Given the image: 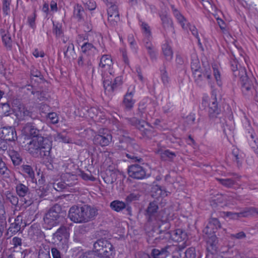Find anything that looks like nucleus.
Wrapping results in <instances>:
<instances>
[{
  "instance_id": "1",
  "label": "nucleus",
  "mask_w": 258,
  "mask_h": 258,
  "mask_svg": "<svg viewBox=\"0 0 258 258\" xmlns=\"http://www.w3.org/2000/svg\"><path fill=\"white\" fill-rule=\"evenodd\" d=\"M23 130L26 135L31 139L27 148L28 153L34 158L49 160L51 158L52 141L48 138L44 137L43 132L38 130L34 123L27 122Z\"/></svg>"
},
{
  "instance_id": "2",
  "label": "nucleus",
  "mask_w": 258,
  "mask_h": 258,
  "mask_svg": "<svg viewBox=\"0 0 258 258\" xmlns=\"http://www.w3.org/2000/svg\"><path fill=\"white\" fill-rule=\"evenodd\" d=\"M98 209L89 205L71 207L68 213V217L71 221L76 223H86L94 220L98 214Z\"/></svg>"
},
{
  "instance_id": "3",
  "label": "nucleus",
  "mask_w": 258,
  "mask_h": 258,
  "mask_svg": "<svg viewBox=\"0 0 258 258\" xmlns=\"http://www.w3.org/2000/svg\"><path fill=\"white\" fill-rule=\"evenodd\" d=\"M67 215L64 208L58 204L50 207L43 217L42 227L46 230H51L58 225Z\"/></svg>"
},
{
  "instance_id": "4",
  "label": "nucleus",
  "mask_w": 258,
  "mask_h": 258,
  "mask_svg": "<svg viewBox=\"0 0 258 258\" xmlns=\"http://www.w3.org/2000/svg\"><path fill=\"white\" fill-rule=\"evenodd\" d=\"M94 251L103 258H113L115 250L112 244L106 238L97 239L93 244Z\"/></svg>"
},
{
  "instance_id": "5",
  "label": "nucleus",
  "mask_w": 258,
  "mask_h": 258,
  "mask_svg": "<svg viewBox=\"0 0 258 258\" xmlns=\"http://www.w3.org/2000/svg\"><path fill=\"white\" fill-rule=\"evenodd\" d=\"M241 90L244 95H250L255 91V95L258 96V86L255 79L253 77H248L246 72L240 76Z\"/></svg>"
},
{
  "instance_id": "6",
  "label": "nucleus",
  "mask_w": 258,
  "mask_h": 258,
  "mask_svg": "<svg viewBox=\"0 0 258 258\" xmlns=\"http://www.w3.org/2000/svg\"><path fill=\"white\" fill-rule=\"evenodd\" d=\"M202 66L201 69L198 70L199 72L198 77H197L195 74H193L195 82L200 87L204 86L208 81L211 83L212 80V70L209 63L207 60H202Z\"/></svg>"
},
{
  "instance_id": "7",
  "label": "nucleus",
  "mask_w": 258,
  "mask_h": 258,
  "mask_svg": "<svg viewBox=\"0 0 258 258\" xmlns=\"http://www.w3.org/2000/svg\"><path fill=\"white\" fill-rule=\"evenodd\" d=\"M112 139L110 132L106 128H101L93 138L94 144L97 146L105 147L109 145Z\"/></svg>"
},
{
  "instance_id": "8",
  "label": "nucleus",
  "mask_w": 258,
  "mask_h": 258,
  "mask_svg": "<svg viewBox=\"0 0 258 258\" xmlns=\"http://www.w3.org/2000/svg\"><path fill=\"white\" fill-rule=\"evenodd\" d=\"M127 173L129 177L135 179H143L147 177L146 169L137 163L128 166Z\"/></svg>"
},
{
  "instance_id": "9",
  "label": "nucleus",
  "mask_w": 258,
  "mask_h": 258,
  "mask_svg": "<svg viewBox=\"0 0 258 258\" xmlns=\"http://www.w3.org/2000/svg\"><path fill=\"white\" fill-rule=\"evenodd\" d=\"M37 194L40 198H43L45 196L46 190H44V187L42 189L40 188L36 190H31L24 196H22L21 200L26 205V206H29L32 205L34 200H37L36 198V194Z\"/></svg>"
},
{
  "instance_id": "10",
  "label": "nucleus",
  "mask_w": 258,
  "mask_h": 258,
  "mask_svg": "<svg viewBox=\"0 0 258 258\" xmlns=\"http://www.w3.org/2000/svg\"><path fill=\"white\" fill-rule=\"evenodd\" d=\"M61 180L63 181V183L67 186L68 190L70 191H76L77 190L78 178L77 175L70 173H65L61 175Z\"/></svg>"
},
{
  "instance_id": "11",
  "label": "nucleus",
  "mask_w": 258,
  "mask_h": 258,
  "mask_svg": "<svg viewBox=\"0 0 258 258\" xmlns=\"http://www.w3.org/2000/svg\"><path fill=\"white\" fill-rule=\"evenodd\" d=\"M221 107L219 105L216 95H212L209 103L208 116L210 119L215 120L221 113Z\"/></svg>"
},
{
  "instance_id": "12",
  "label": "nucleus",
  "mask_w": 258,
  "mask_h": 258,
  "mask_svg": "<svg viewBox=\"0 0 258 258\" xmlns=\"http://www.w3.org/2000/svg\"><path fill=\"white\" fill-rule=\"evenodd\" d=\"M159 204V202L157 200H154L149 204L145 211L148 222H152L157 219V216L159 212H158Z\"/></svg>"
},
{
  "instance_id": "13",
  "label": "nucleus",
  "mask_w": 258,
  "mask_h": 258,
  "mask_svg": "<svg viewBox=\"0 0 258 258\" xmlns=\"http://www.w3.org/2000/svg\"><path fill=\"white\" fill-rule=\"evenodd\" d=\"M135 93V87L132 89H130V88H128L122 100V105L125 110L129 111L133 109L136 102V100L133 98Z\"/></svg>"
},
{
  "instance_id": "14",
  "label": "nucleus",
  "mask_w": 258,
  "mask_h": 258,
  "mask_svg": "<svg viewBox=\"0 0 258 258\" xmlns=\"http://www.w3.org/2000/svg\"><path fill=\"white\" fill-rule=\"evenodd\" d=\"M110 208L117 212L125 211L124 213L128 216H132V207L126 203L119 200H114L110 204Z\"/></svg>"
},
{
  "instance_id": "15",
  "label": "nucleus",
  "mask_w": 258,
  "mask_h": 258,
  "mask_svg": "<svg viewBox=\"0 0 258 258\" xmlns=\"http://www.w3.org/2000/svg\"><path fill=\"white\" fill-rule=\"evenodd\" d=\"M170 246L166 245L159 248H153L150 254H146L147 258H170L171 253L168 250Z\"/></svg>"
},
{
  "instance_id": "16",
  "label": "nucleus",
  "mask_w": 258,
  "mask_h": 258,
  "mask_svg": "<svg viewBox=\"0 0 258 258\" xmlns=\"http://www.w3.org/2000/svg\"><path fill=\"white\" fill-rule=\"evenodd\" d=\"M1 137L10 142H15L17 140L16 128L13 126H4L1 128Z\"/></svg>"
},
{
  "instance_id": "17",
  "label": "nucleus",
  "mask_w": 258,
  "mask_h": 258,
  "mask_svg": "<svg viewBox=\"0 0 258 258\" xmlns=\"http://www.w3.org/2000/svg\"><path fill=\"white\" fill-rule=\"evenodd\" d=\"M23 217L21 215L17 216L13 223H12L8 229L7 233L11 232L12 235L16 234L18 232H22L24 227L26 226V223L23 222Z\"/></svg>"
},
{
  "instance_id": "18",
  "label": "nucleus",
  "mask_w": 258,
  "mask_h": 258,
  "mask_svg": "<svg viewBox=\"0 0 258 258\" xmlns=\"http://www.w3.org/2000/svg\"><path fill=\"white\" fill-rule=\"evenodd\" d=\"M221 228V225L219 220L216 218H211L203 232L206 235L216 234L218 229Z\"/></svg>"
},
{
  "instance_id": "19",
  "label": "nucleus",
  "mask_w": 258,
  "mask_h": 258,
  "mask_svg": "<svg viewBox=\"0 0 258 258\" xmlns=\"http://www.w3.org/2000/svg\"><path fill=\"white\" fill-rule=\"evenodd\" d=\"M154 233L155 231L154 230H153L152 232L151 231L149 232V238L148 240L149 242H150L153 240V243L157 244L160 242L161 240H164L165 241L170 240V232H162L161 230L159 229V232H157V234H159V235L156 237L154 234Z\"/></svg>"
},
{
  "instance_id": "20",
  "label": "nucleus",
  "mask_w": 258,
  "mask_h": 258,
  "mask_svg": "<svg viewBox=\"0 0 258 258\" xmlns=\"http://www.w3.org/2000/svg\"><path fill=\"white\" fill-rule=\"evenodd\" d=\"M118 171L111 166H109L104 173L101 174V176L104 181L107 184L113 183L117 179Z\"/></svg>"
},
{
  "instance_id": "21",
  "label": "nucleus",
  "mask_w": 258,
  "mask_h": 258,
  "mask_svg": "<svg viewBox=\"0 0 258 258\" xmlns=\"http://www.w3.org/2000/svg\"><path fill=\"white\" fill-rule=\"evenodd\" d=\"M69 228L64 225H61L54 233L53 239L55 241H62L63 239H68L70 236Z\"/></svg>"
},
{
  "instance_id": "22",
  "label": "nucleus",
  "mask_w": 258,
  "mask_h": 258,
  "mask_svg": "<svg viewBox=\"0 0 258 258\" xmlns=\"http://www.w3.org/2000/svg\"><path fill=\"white\" fill-rule=\"evenodd\" d=\"M207 239V249L208 251L210 252L211 254H213L216 253L218 249V239L216 234L206 235Z\"/></svg>"
},
{
  "instance_id": "23",
  "label": "nucleus",
  "mask_w": 258,
  "mask_h": 258,
  "mask_svg": "<svg viewBox=\"0 0 258 258\" xmlns=\"http://www.w3.org/2000/svg\"><path fill=\"white\" fill-rule=\"evenodd\" d=\"M170 240L175 242H181L187 238L186 232L181 229H177L170 232Z\"/></svg>"
},
{
  "instance_id": "24",
  "label": "nucleus",
  "mask_w": 258,
  "mask_h": 258,
  "mask_svg": "<svg viewBox=\"0 0 258 258\" xmlns=\"http://www.w3.org/2000/svg\"><path fill=\"white\" fill-rule=\"evenodd\" d=\"M230 67L232 71L233 72V75L236 77H239L241 74H245L246 70L245 68H242L240 66L237 59H233L230 62Z\"/></svg>"
},
{
  "instance_id": "25",
  "label": "nucleus",
  "mask_w": 258,
  "mask_h": 258,
  "mask_svg": "<svg viewBox=\"0 0 258 258\" xmlns=\"http://www.w3.org/2000/svg\"><path fill=\"white\" fill-rule=\"evenodd\" d=\"M64 56L67 59L73 58L76 57L74 45L72 41H70L63 48Z\"/></svg>"
},
{
  "instance_id": "26",
  "label": "nucleus",
  "mask_w": 258,
  "mask_h": 258,
  "mask_svg": "<svg viewBox=\"0 0 258 258\" xmlns=\"http://www.w3.org/2000/svg\"><path fill=\"white\" fill-rule=\"evenodd\" d=\"M160 17L162 21L163 29L166 32L173 31V22L172 19L166 14H161Z\"/></svg>"
},
{
  "instance_id": "27",
  "label": "nucleus",
  "mask_w": 258,
  "mask_h": 258,
  "mask_svg": "<svg viewBox=\"0 0 258 258\" xmlns=\"http://www.w3.org/2000/svg\"><path fill=\"white\" fill-rule=\"evenodd\" d=\"M151 192L152 196L156 197L157 201L159 200L158 198L160 197H164L167 196L165 188L158 185L152 187Z\"/></svg>"
},
{
  "instance_id": "28",
  "label": "nucleus",
  "mask_w": 258,
  "mask_h": 258,
  "mask_svg": "<svg viewBox=\"0 0 258 258\" xmlns=\"http://www.w3.org/2000/svg\"><path fill=\"white\" fill-rule=\"evenodd\" d=\"M0 112L5 116H10L14 114V111L11 107L10 101L0 103Z\"/></svg>"
},
{
  "instance_id": "29",
  "label": "nucleus",
  "mask_w": 258,
  "mask_h": 258,
  "mask_svg": "<svg viewBox=\"0 0 258 258\" xmlns=\"http://www.w3.org/2000/svg\"><path fill=\"white\" fill-rule=\"evenodd\" d=\"M145 123H143V128L139 129L141 132L143 138L148 140H151L156 136V133L153 127L150 126L149 128L145 127Z\"/></svg>"
},
{
  "instance_id": "30",
  "label": "nucleus",
  "mask_w": 258,
  "mask_h": 258,
  "mask_svg": "<svg viewBox=\"0 0 258 258\" xmlns=\"http://www.w3.org/2000/svg\"><path fill=\"white\" fill-rule=\"evenodd\" d=\"M162 50L166 60L171 61L173 54L171 47L166 42L162 45Z\"/></svg>"
},
{
  "instance_id": "31",
  "label": "nucleus",
  "mask_w": 258,
  "mask_h": 258,
  "mask_svg": "<svg viewBox=\"0 0 258 258\" xmlns=\"http://www.w3.org/2000/svg\"><path fill=\"white\" fill-rule=\"evenodd\" d=\"M176 156L175 152H171L168 149L162 151L160 153V158L162 161L172 162Z\"/></svg>"
},
{
  "instance_id": "32",
  "label": "nucleus",
  "mask_w": 258,
  "mask_h": 258,
  "mask_svg": "<svg viewBox=\"0 0 258 258\" xmlns=\"http://www.w3.org/2000/svg\"><path fill=\"white\" fill-rule=\"evenodd\" d=\"M160 72L162 82L165 87H167L169 84L170 79L164 63L163 64V68L160 69Z\"/></svg>"
},
{
  "instance_id": "33",
  "label": "nucleus",
  "mask_w": 258,
  "mask_h": 258,
  "mask_svg": "<svg viewBox=\"0 0 258 258\" xmlns=\"http://www.w3.org/2000/svg\"><path fill=\"white\" fill-rule=\"evenodd\" d=\"M125 120L128 124L136 127L138 130L143 128V123H146L144 121H141L135 117H126Z\"/></svg>"
},
{
  "instance_id": "34",
  "label": "nucleus",
  "mask_w": 258,
  "mask_h": 258,
  "mask_svg": "<svg viewBox=\"0 0 258 258\" xmlns=\"http://www.w3.org/2000/svg\"><path fill=\"white\" fill-rule=\"evenodd\" d=\"M148 104L145 101H140L138 104V108L137 110L136 115L141 118H144L146 115V112Z\"/></svg>"
},
{
  "instance_id": "35",
  "label": "nucleus",
  "mask_w": 258,
  "mask_h": 258,
  "mask_svg": "<svg viewBox=\"0 0 258 258\" xmlns=\"http://www.w3.org/2000/svg\"><path fill=\"white\" fill-rule=\"evenodd\" d=\"M22 171L28 174L33 182H36L37 179L35 177L34 171L32 167L28 165H23L21 166Z\"/></svg>"
},
{
  "instance_id": "36",
  "label": "nucleus",
  "mask_w": 258,
  "mask_h": 258,
  "mask_svg": "<svg viewBox=\"0 0 258 258\" xmlns=\"http://www.w3.org/2000/svg\"><path fill=\"white\" fill-rule=\"evenodd\" d=\"M84 13V10L81 5L77 4L75 6L74 10V17L77 19L78 22H80L83 20Z\"/></svg>"
},
{
  "instance_id": "37",
  "label": "nucleus",
  "mask_w": 258,
  "mask_h": 258,
  "mask_svg": "<svg viewBox=\"0 0 258 258\" xmlns=\"http://www.w3.org/2000/svg\"><path fill=\"white\" fill-rule=\"evenodd\" d=\"M217 180L227 188H232L236 184V181L232 178H217Z\"/></svg>"
},
{
  "instance_id": "38",
  "label": "nucleus",
  "mask_w": 258,
  "mask_h": 258,
  "mask_svg": "<svg viewBox=\"0 0 258 258\" xmlns=\"http://www.w3.org/2000/svg\"><path fill=\"white\" fill-rule=\"evenodd\" d=\"M11 171L6 166V163L0 157V174L3 178H9L10 177Z\"/></svg>"
},
{
  "instance_id": "39",
  "label": "nucleus",
  "mask_w": 258,
  "mask_h": 258,
  "mask_svg": "<svg viewBox=\"0 0 258 258\" xmlns=\"http://www.w3.org/2000/svg\"><path fill=\"white\" fill-rule=\"evenodd\" d=\"M112 64V61L110 56L103 55L100 59L99 66L102 68H105L106 67L109 68Z\"/></svg>"
},
{
  "instance_id": "40",
  "label": "nucleus",
  "mask_w": 258,
  "mask_h": 258,
  "mask_svg": "<svg viewBox=\"0 0 258 258\" xmlns=\"http://www.w3.org/2000/svg\"><path fill=\"white\" fill-rule=\"evenodd\" d=\"M10 156L14 165H19L22 161V158L17 151L12 150L10 153Z\"/></svg>"
},
{
  "instance_id": "41",
  "label": "nucleus",
  "mask_w": 258,
  "mask_h": 258,
  "mask_svg": "<svg viewBox=\"0 0 258 258\" xmlns=\"http://www.w3.org/2000/svg\"><path fill=\"white\" fill-rule=\"evenodd\" d=\"M224 216L226 217H229L231 219H238L240 217H247L245 211L240 213L224 212Z\"/></svg>"
},
{
  "instance_id": "42",
  "label": "nucleus",
  "mask_w": 258,
  "mask_h": 258,
  "mask_svg": "<svg viewBox=\"0 0 258 258\" xmlns=\"http://www.w3.org/2000/svg\"><path fill=\"white\" fill-rule=\"evenodd\" d=\"M53 137L54 141L59 143H71L72 142V140L69 137L61 133H57L54 135Z\"/></svg>"
},
{
  "instance_id": "43",
  "label": "nucleus",
  "mask_w": 258,
  "mask_h": 258,
  "mask_svg": "<svg viewBox=\"0 0 258 258\" xmlns=\"http://www.w3.org/2000/svg\"><path fill=\"white\" fill-rule=\"evenodd\" d=\"M16 190L17 195L20 197L24 196L25 194H26V193L30 190L28 186L21 183H20L16 185Z\"/></svg>"
},
{
  "instance_id": "44",
  "label": "nucleus",
  "mask_w": 258,
  "mask_h": 258,
  "mask_svg": "<svg viewBox=\"0 0 258 258\" xmlns=\"http://www.w3.org/2000/svg\"><path fill=\"white\" fill-rule=\"evenodd\" d=\"M2 41L4 45L9 50L12 48V40L10 34L7 33L2 35Z\"/></svg>"
},
{
  "instance_id": "45",
  "label": "nucleus",
  "mask_w": 258,
  "mask_h": 258,
  "mask_svg": "<svg viewBox=\"0 0 258 258\" xmlns=\"http://www.w3.org/2000/svg\"><path fill=\"white\" fill-rule=\"evenodd\" d=\"M190 67L192 74H195L197 77H198L200 75H198L199 72L198 70L201 69L202 67L199 59L198 58L192 59Z\"/></svg>"
},
{
  "instance_id": "46",
  "label": "nucleus",
  "mask_w": 258,
  "mask_h": 258,
  "mask_svg": "<svg viewBox=\"0 0 258 258\" xmlns=\"http://www.w3.org/2000/svg\"><path fill=\"white\" fill-rule=\"evenodd\" d=\"M82 51L85 54H89L90 52H94L96 47L91 43L85 42L81 46Z\"/></svg>"
},
{
  "instance_id": "47",
  "label": "nucleus",
  "mask_w": 258,
  "mask_h": 258,
  "mask_svg": "<svg viewBox=\"0 0 258 258\" xmlns=\"http://www.w3.org/2000/svg\"><path fill=\"white\" fill-rule=\"evenodd\" d=\"M141 197V195L138 192H132L127 195L125 200L127 204L131 203L133 202L139 201Z\"/></svg>"
},
{
  "instance_id": "48",
  "label": "nucleus",
  "mask_w": 258,
  "mask_h": 258,
  "mask_svg": "<svg viewBox=\"0 0 258 258\" xmlns=\"http://www.w3.org/2000/svg\"><path fill=\"white\" fill-rule=\"evenodd\" d=\"M52 32L55 35L56 37H60L63 33V30H62L61 24L58 23L55 24L54 22H53Z\"/></svg>"
},
{
  "instance_id": "49",
  "label": "nucleus",
  "mask_w": 258,
  "mask_h": 258,
  "mask_svg": "<svg viewBox=\"0 0 258 258\" xmlns=\"http://www.w3.org/2000/svg\"><path fill=\"white\" fill-rule=\"evenodd\" d=\"M79 258H103L102 256L98 254L97 252L92 251H88L83 253Z\"/></svg>"
},
{
  "instance_id": "50",
  "label": "nucleus",
  "mask_w": 258,
  "mask_h": 258,
  "mask_svg": "<svg viewBox=\"0 0 258 258\" xmlns=\"http://www.w3.org/2000/svg\"><path fill=\"white\" fill-rule=\"evenodd\" d=\"M122 84L121 77L118 76L115 78L113 83H112V86L110 88V92H113Z\"/></svg>"
},
{
  "instance_id": "51",
  "label": "nucleus",
  "mask_w": 258,
  "mask_h": 258,
  "mask_svg": "<svg viewBox=\"0 0 258 258\" xmlns=\"http://www.w3.org/2000/svg\"><path fill=\"white\" fill-rule=\"evenodd\" d=\"M30 75H31V77H34L39 78V79L42 82H44V83L46 82L47 83H48V81L44 78V77L41 74V73L39 70L35 69V68H33L31 70Z\"/></svg>"
},
{
  "instance_id": "52",
  "label": "nucleus",
  "mask_w": 258,
  "mask_h": 258,
  "mask_svg": "<svg viewBox=\"0 0 258 258\" xmlns=\"http://www.w3.org/2000/svg\"><path fill=\"white\" fill-rule=\"evenodd\" d=\"M37 17L36 10H34L32 15L29 16L27 18V23L32 29H35L36 27L35 21Z\"/></svg>"
},
{
  "instance_id": "53",
  "label": "nucleus",
  "mask_w": 258,
  "mask_h": 258,
  "mask_svg": "<svg viewBox=\"0 0 258 258\" xmlns=\"http://www.w3.org/2000/svg\"><path fill=\"white\" fill-rule=\"evenodd\" d=\"M173 14L175 17L178 20L179 23L181 25L183 28H186L185 27V22H186L185 18L181 14V13L177 10L175 9L173 11Z\"/></svg>"
},
{
  "instance_id": "54",
  "label": "nucleus",
  "mask_w": 258,
  "mask_h": 258,
  "mask_svg": "<svg viewBox=\"0 0 258 258\" xmlns=\"http://www.w3.org/2000/svg\"><path fill=\"white\" fill-rule=\"evenodd\" d=\"M11 3V0H2V10L5 16L10 13Z\"/></svg>"
},
{
  "instance_id": "55",
  "label": "nucleus",
  "mask_w": 258,
  "mask_h": 258,
  "mask_svg": "<svg viewBox=\"0 0 258 258\" xmlns=\"http://www.w3.org/2000/svg\"><path fill=\"white\" fill-rule=\"evenodd\" d=\"M6 219L7 215L5 206L3 204H0V223L7 224Z\"/></svg>"
},
{
  "instance_id": "56",
  "label": "nucleus",
  "mask_w": 258,
  "mask_h": 258,
  "mask_svg": "<svg viewBox=\"0 0 258 258\" xmlns=\"http://www.w3.org/2000/svg\"><path fill=\"white\" fill-rule=\"evenodd\" d=\"M213 74L216 81L217 85L221 87L222 85V82L221 79V74L219 70L216 68V65L213 66Z\"/></svg>"
},
{
  "instance_id": "57",
  "label": "nucleus",
  "mask_w": 258,
  "mask_h": 258,
  "mask_svg": "<svg viewBox=\"0 0 258 258\" xmlns=\"http://www.w3.org/2000/svg\"><path fill=\"white\" fill-rule=\"evenodd\" d=\"M196 256L195 248L190 247L188 248L184 252V257L183 258H196Z\"/></svg>"
},
{
  "instance_id": "58",
  "label": "nucleus",
  "mask_w": 258,
  "mask_h": 258,
  "mask_svg": "<svg viewBox=\"0 0 258 258\" xmlns=\"http://www.w3.org/2000/svg\"><path fill=\"white\" fill-rule=\"evenodd\" d=\"M110 6L107 9L108 15H116L119 14L117 6L113 2H110Z\"/></svg>"
},
{
  "instance_id": "59",
  "label": "nucleus",
  "mask_w": 258,
  "mask_h": 258,
  "mask_svg": "<svg viewBox=\"0 0 258 258\" xmlns=\"http://www.w3.org/2000/svg\"><path fill=\"white\" fill-rule=\"evenodd\" d=\"M53 186L56 190L58 191H61L64 189L68 190L67 186L63 183L62 180H61L60 182L53 183Z\"/></svg>"
},
{
  "instance_id": "60",
  "label": "nucleus",
  "mask_w": 258,
  "mask_h": 258,
  "mask_svg": "<svg viewBox=\"0 0 258 258\" xmlns=\"http://www.w3.org/2000/svg\"><path fill=\"white\" fill-rule=\"evenodd\" d=\"M108 21L111 25L113 26H116L117 22L119 21V15H108Z\"/></svg>"
},
{
  "instance_id": "61",
  "label": "nucleus",
  "mask_w": 258,
  "mask_h": 258,
  "mask_svg": "<svg viewBox=\"0 0 258 258\" xmlns=\"http://www.w3.org/2000/svg\"><path fill=\"white\" fill-rule=\"evenodd\" d=\"M25 117H29L33 119L36 118L35 114L25 107L22 114V118H20V119H23Z\"/></svg>"
},
{
  "instance_id": "62",
  "label": "nucleus",
  "mask_w": 258,
  "mask_h": 258,
  "mask_svg": "<svg viewBox=\"0 0 258 258\" xmlns=\"http://www.w3.org/2000/svg\"><path fill=\"white\" fill-rule=\"evenodd\" d=\"M35 95L37 96L39 101H43L47 99L48 95L44 91H37L35 92Z\"/></svg>"
},
{
  "instance_id": "63",
  "label": "nucleus",
  "mask_w": 258,
  "mask_h": 258,
  "mask_svg": "<svg viewBox=\"0 0 258 258\" xmlns=\"http://www.w3.org/2000/svg\"><path fill=\"white\" fill-rule=\"evenodd\" d=\"M38 258H51L49 248L40 249L39 251Z\"/></svg>"
},
{
  "instance_id": "64",
  "label": "nucleus",
  "mask_w": 258,
  "mask_h": 258,
  "mask_svg": "<svg viewBox=\"0 0 258 258\" xmlns=\"http://www.w3.org/2000/svg\"><path fill=\"white\" fill-rule=\"evenodd\" d=\"M46 116L50 119L51 123L56 124L58 122V117L55 112H49L47 113Z\"/></svg>"
}]
</instances>
